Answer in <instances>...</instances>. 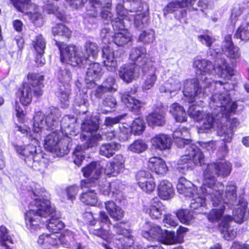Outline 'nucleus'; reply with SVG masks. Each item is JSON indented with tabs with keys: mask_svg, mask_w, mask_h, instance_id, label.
<instances>
[{
	"mask_svg": "<svg viewBox=\"0 0 249 249\" xmlns=\"http://www.w3.org/2000/svg\"><path fill=\"white\" fill-rule=\"evenodd\" d=\"M178 110L177 116H174L175 119L178 122H183L186 121L187 115L184 108L180 105H175Z\"/></svg>",
	"mask_w": 249,
	"mask_h": 249,
	"instance_id": "obj_62",
	"label": "nucleus"
},
{
	"mask_svg": "<svg viewBox=\"0 0 249 249\" xmlns=\"http://www.w3.org/2000/svg\"><path fill=\"white\" fill-rule=\"evenodd\" d=\"M234 37L241 40L247 41L249 40V25L243 24L237 30Z\"/></svg>",
	"mask_w": 249,
	"mask_h": 249,
	"instance_id": "obj_51",
	"label": "nucleus"
},
{
	"mask_svg": "<svg viewBox=\"0 0 249 249\" xmlns=\"http://www.w3.org/2000/svg\"><path fill=\"white\" fill-rule=\"evenodd\" d=\"M38 192L36 190L33 192L35 197L29 205V210L25 214L26 227L31 231H37L43 225V218L49 216L50 218L47 224V229L55 234L62 230L64 224L59 220V214L54 207L52 206L49 199L44 198L43 191Z\"/></svg>",
	"mask_w": 249,
	"mask_h": 249,
	"instance_id": "obj_4",
	"label": "nucleus"
},
{
	"mask_svg": "<svg viewBox=\"0 0 249 249\" xmlns=\"http://www.w3.org/2000/svg\"><path fill=\"white\" fill-rule=\"evenodd\" d=\"M120 148V145L115 142L103 144L99 149V154L107 158H110Z\"/></svg>",
	"mask_w": 249,
	"mask_h": 249,
	"instance_id": "obj_44",
	"label": "nucleus"
},
{
	"mask_svg": "<svg viewBox=\"0 0 249 249\" xmlns=\"http://www.w3.org/2000/svg\"><path fill=\"white\" fill-rule=\"evenodd\" d=\"M104 25L100 36L105 46L102 48L104 66L110 71H114L121 57L120 51H114L108 44L113 42L118 46H123L131 41V35L124 29L123 19L119 17H104Z\"/></svg>",
	"mask_w": 249,
	"mask_h": 249,
	"instance_id": "obj_3",
	"label": "nucleus"
},
{
	"mask_svg": "<svg viewBox=\"0 0 249 249\" xmlns=\"http://www.w3.org/2000/svg\"><path fill=\"white\" fill-rule=\"evenodd\" d=\"M55 75L61 85L69 84L71 79V74L68 68L65 66L61 67L56 71Z\"/></svg>",
	"mask_w": 249,
	"mask_h": 249,
	"instance_id": "obj_46",
	"label": "nucleus"
},
{
	"mask_svg": "<svg viewBox=\"0 0 249 249\" xmlns=\"http://www.w3.org/2000/svg\"><path fill=\"white\" fill-rule=\"evenodd\" d=\"M120 133L119 137L121 141H125L128 140L132 133L131 126L126 123H122L119 125Z\"/></svg>",
	"mask_w": 249,
	"mask_h": 249,
	"instance_id": "obj_53",
	"label": "nucleus"
},
{
	"mask_svg": "<svg viewBox=\"0 0 249 249\" xmlns=\"http://www.w3.org/2000/svg\"><path fill=\"white\" fill-rule=\"evenodd\" d=\"M121 183L120 180H116L111 182H107L105 187L107 189L110 191V196L119 199V196H121Z\"/></svg>",
	"mask_w": 249,
	"mask_h": 249,
	"instance_id": "obj_48",
	"label": "nucleus"
},
{
	"mask_svg": "<svg viewBox=\"0 0 249 249\" xmlns=\"http://www.w3.org/2000/svg\"><path fill=\"white\" fill-rule=\"evenodd\" d=\"M136 178L137 183L142 191L150 194L154 190L156 186L155 179L149 172L140 171Z\"/></svg>",
	"mask_w": 249,
	"mask_h": 249,
	"instance_id": "obj_21",
	"label": "nucleus"
},
{
	"mask_svg": "<svg viewBox=\"0 0 249 249\" xmlns=\"http://www.w3.org/2000/svg\"><path fill=\"white\" fill-rule=\"evenodd\" d=\"M142 71L147 73L146 79L142 85V90H149L154 86L157 81V70L153 63L150 65L149 67L147 66L145 71L143 69H142Z\"/></svg>",
	"mask_w": 249,
	"mask_h": 249,
	"instance_id": "obj_36",
	"label": "nucleus"
},
{
	"mask_svg": "<svg viewBox=\"0 0 249 249\" xmlns=\"http://www.w3.org/2000/svg\"><path fill=\"white\" fill-rule=\"evenodd\" d=\"M222 86L213 85L211 87L209 85L201 101L198 98L196 97L192 102H189L185 97V100L189 103L196 102L197 103L203 102L206 97L211 93V89L217 90L219 89L218 92L215 93L210 98L209 107L212 108H216L221 111V126L217 130V135L221 137V139L225 143L230 142L231 141L233 135L234 129L239 124L238 120L235 118H230L231 114L235 113L237 105L236 102L231 101L230 97L229 91L232 89L233 85H230L227 82H222Z\"/></svg>",
	"mask_w": 249,
	"mask_h": 249,
	"instance_id": "obj_2",
	"label": "nucleus"
},
{
	"mask_svg": "<svg viewBox=\"0 0 249 249\" xmlns=\"http://www.w3.org/2000/svg\"><path fill=\"white\" fill-rule=\"evenodd\" d=\"M178 110L177 116H174L175 119L178 122H183L186 121L187 115L184 108L180 105H175Z\"/></svg>",
	"mask_w": 249,
	"mask_h": 249,
	"instance_id": "obj_63",
	"label": "nucleus"
},
{
	"mask_svg": "<svg viewBox=\"0 0 249 249\" xmlns=\"http://www.w3.org/2000/svg\"><path fill=\"white\" fill-rule=\"evenodd\" d=\"M22 23L20 21L17 20V32H18L20 34L19 35V38H17V44L20 50L22 49L24 43V39L22 38V34L20 33L22 31Z\"/></svg>",
	"mask_w": 249,
	"mask_h": 249,
	"instance_id": "obj_61",
	"label": "nucleus"
},
{
	"mask_svg": "<svg viewBox=\"0 0 249 249\" xmlns=\"http://www.w3.org/2000/svg\"><path fill=\"white\" fill-rule=\"evenodd\" d=\"M177 189L179 194H183L185 196H191V195L197 189L194 184L184 177L179 178Z\"/></svg>",
	"mask_w": 249,
	"mask_h": 249,
	"instance_id": "obj_35",
	"label": "nucleus"
},
{
	"mask_svg": "<svg viewBox=\"0 0 249 249\" xmlns=\"http://www.w3.org/2000/svg\"><path fill=\"white\" fill-rule=\"evenodd\" d=\"M59 49L62 63L79 67H85L90 62V57L95 59L99 52L97 45L90 41H87L83 47L63 45Z\"/></svg>",
	"mask_w": 249,
	"mask_h": 249,
	"instance_id": "obj_7",
	"label": "nucleus"
},
{
	"mask_svg": "<svg viewBox=\"0 0 249 249\" xmlns=\"http://www.w3.org/2000/svg\"><path fill=\"white\" fill-rule=\"evenodd\" d=\"M173 138L176 144L179 147L186 148L185 153L178 160L177 169L182 173L191 170L194 165L201 166L204 163V157L200 149L194 144H190V132L185 127L179 128L173 133Z\"/></svg>",
	"mask_w": 249,
	"mask_h": 249,
	"instance_id": "obj_5",
	"label": "nucleus"
},
{
	"mask_svg": "<svg viewBox=\"0 0 249 249\" xmlns=\"http://www.w3.org/2000/svg\"><path fill=\"white\" fill-rule=\"evenodd\" d=\"M103 166L99 162H92L82 169L83 175L89 178L83 179L81 182V189L86 188L96 184V182L100 179L103 172Z\"/></svg>",
	"mask_w": 249,
	"mask_h": 249,
	"instance_id": "obj_13",
	"label": "nucleus"
},
{
	"mask_svg": "<svg viewBox=\"0 0 249 249\" xmlns=\"http://www.w3.org/2000/svg\"><path fill=\"white\" fill-rule=\"evenodd\" d=\"M201 187L199 190V192L196 191L193 194L189 196L190 198V209L195 213H204V210L206 209V201L210 200L208 196L203 194L201 191Z\"/></svg>",
	"mask_w": 249,
	"mask_h": 249,
	"instance_id": "obj_19",
	"label": "nucleus"
},
{
	"mask_svg": "<svg viewBox=\"0 0 249 249\" xmlns=\"http://www.w3.org/2000/svg\"><path fill=\"white\" fill-rule=\"evenodd\" d=\"M122 101L129 110L138 113L144 105V103L128 94L122 96Z\"/></svg>",
	"mask_w": 249,
	"mask_h": 249,
	"instance_id": "obj_37",
	"label": "nucleus"
},
{
	"mask_svg": "<svg viewBox=\"0 0 249 249\" xmlns=\"http://www.w3.org/2000/svg\"><path fill=\"white\" fill-rule=\"evenodd\" d=\"M219 188L220 187H219ZM223 187L219 189L220 196L222 198V203L229 205V207L231 209L232 206L235 205L236 203L237 198V187L234 183L229 182L225 188L224 196H222L221 191H222ZM217 190H219L218 188H216Z\"/></svg>",
	"mask_w": 249,
	"mask_h": 249,
	"instance_id": "obj_23",
	"label": "nucleus"
},
{
	"mask_svg": "<svg viewBox=\"0 0 249 249\" xmlns=\"http://www.w3.org/2000/svg\"><path fill=\"white\" fill-rule=\"evenodd\" d=\"M147 166L151 171L160 175H164L168 170L165 161L158 157L149 158Z\"/></svg>",
	"mask_w": 249,
	"mask_h": 249,
	"instance_id": "obj_27",
	"label": "nucleus"
},
{
	"mask_svg": "<svg viewBox=\"0 0 249 249\" xmlns=\"http://www.w3.org/2000/svg\"><path fill=\"white\" fill-rule=\"evenodd\" d=\"M32 45L39 55L43 54L46 47V42L41 35L37 36L35 40L33 41Z\"/></svg>",
	"mask_w": 249,
	"mask_h": 249,
	"instance_id": "obj_54",
	"label": "nucleus"
},
{
	"mask_svg": "<svg viewBox=\"0 0 249 249\" xmlns=\"http://www.w3.org/2000/svg\"><path fill=\"white\" fill-rule=\"evenodd\" d=\"M165 209V206L158 198L155 197L151 201L149 206L146 209V213H148L152 218L157 219L160 218Z\"/></svg>",
	"mask_w": 249,
	"mask_h": 249,
	"instance_id": "obj_31",
	"label": "nucleus"
},
{
	"mask_svg": "<svg viewBox=\"0 0 249 249\" xmlns=\"http://www.w3.org/2000/svg\"><path fill=\"white\" fill-rule=\"evenodd\" d=\"M96 184H92V186L82 189L83 192L80 196L81 201L86 205L95 206L97 204L98 198L95 190L92 188L95 187Z\"/></svg>",
	"mask_w": 249,
	"mask_h": 249,
	"instance_id": "obj_32",
	"label": "nucleus"
},
{
	"mask_svg": "<svg viewBox=\"0 0 249 249\" xmlns=\"http://www.w3.org/2000/svg\"><path fill=\"white\" fill-rule=\"evenodd\" d=\"M142 69L136 63L125 64L119 71V77L125 83H129L139 77Z\"/></svg>",
	"mask_w": 249,
	"mask_h": 249,
	"instance_id": "obj_20",
	"label": "nucleus"
},
{
	"mask_svg": "<svg viewBox=\"0 0 249 249\" xmlns=\"http://www.w3.org/2000/svg\"><path fill=\"white\" fill-rule=\"evenodd\" d=\"M189 116L197 122H200L205 116L206 113L195 105L191 106L188 110Z\"/></svg>",
	"mask_w": 249,
	"mask_h": 249,
	"instance_id": "obj_50",
	"label": "nucleus"
},
{
	"mask_svg": "<svg viewBox=\"0 0 249 249\" xmlns=\"http://www.w3.org/2000/svg\"><path fill=\"white\" fill-rule=\"evenodd\" d=\"M196 0H182L181 1L170 2L163 9L164 15L173 14L178 8L184 7H188L193 5Z\"/></svg>",
	"mask_w": 249,
	"mask_h": 249,
	"instance_id": "obj_42",
	"label": "nucleus"
},
{
	"mask_svg": "<svg viewBox=\"0 0 249 249\" xmlns=\"http://www.w3.org/2000/svg\"><path fill=\"white\" fill-rule=\"evenodd\" d=\"M102 140L100 135L92 137L83 145L77 146L73 152L74 163L79 166L85 158V151L90 147L97 145L98 142Z\"/></svg>",
	"mask_w": 249,
	"mask_h": 249,
	"instance_id": "obj_16",
	"label": "nucleus"
},
{
	"mask_svg": "<svg viewBox=\"0 0 249 249\" xmlns=\"http://www.w3.org/2000/svg\"><path fill=\"white\" fill-rule=\"evenodd\" d=\"M155 39V32L152 29H149L142 32L140 35L139 40L144 43H150Z\"/></svg>",
	"mask_w": 249,
	"mask_h": 249,
	"instance_id": "obj_56",
	"label": "nucleus"
},
{
	"mask_svg": "<svg viewBox=\"0 0 249 249\" xmlns=\"http://www.w3.org/2000/svg\"><path fill=\"white\" fill-rule=\"evenodd\" d=\"M76 235L71 231L66 230L59 236L57 235V240L58 241V247L60 244L66 248H71L73 246H77L76 242Z\"/></svg>",
	"mask_w": 249,
	"mask_h": 249,
	"instance_id": "obj_33",
	"label": "nucleus"
},
{
	"mask_svg": "<svg viewBox=\"0 0 249 249\" xmlns=\"http://www.w3.org/2000/svg\"><path fill=\"white\" fill-rule=\"evenodd\" d=\"M105 174L107 176H116L120 172L111 162H108L104 167Z\"/></svg>",
	"mask_w": 249,
	"mask_h": 249,
	"instance_id": "obj_58",
	"label": "nucleus"
},
{
	"mask_svg": "<svg viewBox=\"0 0 249 249\" xmlns=\"http://www.w3.org/2000/svg\"><path fill=\"white\" fill-rule=\"evenodd\" d=\"M167 234V231H163L161 228L157 225L150 222H145L142 227V236L149 240H157L159 242L167 245V237L165 234Z\"/></svg>",
	"mask_w": 249,
	"mask_h": 249,
	"instance_id": "obj_15",
	"label": "nucleus"
},
{
	"mask_svg": "<svg viewBox=\"0 0 249 249\" xmlns=\"http://www.w3.org/2000/svg\"><path fill=\"white\" fill-rule=\"evenodd\" d=\"M202 192L205 194L210 198V200L213 207V208L210 212L207 215L209 221L212 222H218L222 221L223 217L226 215H224L226 210L225 206L222 203V198L219 191H203Z\"/></svg>",
	"mask_w": 249,
	"mask_h": 249,
	"instance_id": "obj_12",
	"label": "nucleus"
},
{
	"mask_svg": "<svg viewBox=\"0 0 249 249\" xmlns=\"http://www.w3.org/2000/svg\"><path fill=\"white\" fill-rule=\"evenodd\" d=\"M132 133L135 135H140L142 133L145 128V124L142 119L138 118L133 122L130 125Z\"/></svg>",
	"mask_w": 249,
	"mask_h": 249,
	"instance_id": "obj_55",
	"label": "nucleus"
},
{
	"mask_svg": "<svg viewBox=\"0 0 249 249\" xmlns=\"http://www.w3.org/2000/svg\"><path fill=\"white\" fill-rule=\"evenodd\" d=\"M232 169L231 164L227 161L218 162H212L206 165L203 171V181L201 185L203 191H217L223 188L221 182L216 183V177L221 176L223 177L230 175Z\"/></svg>",
	"mask_w": 249,
	"mask_h": 249,
	"instance_id": "obj_8",
	"label": "nucleus"
},
{
	"mask_svg": "<svg viewBox=\"0 0 249 249\" xmlns=\"http://www.w3.org/2000/svg\"><path fill=\"white\" fill-rule=\"evenodd\" d=\"M152 146L160 151L170 149L172 144L171 138L165 134L156 135L151 140Z\"/></svg>",
	"mask_w": 249,
	"mask_h": 249,
	"instance_id": "obj_25",
	"label": "nucleus"
},
{
	"mask_svg": "<svg viewBox=\"0 0 249 249\" xmlns=\"http://www.w3.org/2000/svg\"><path fill=\"white\" fill-rule=\"evenodd\" d=\"M89 62V67L88 68L86 80L90 82H94V81L100 78L102 75V71L101 66L98 63Z\"/></svg>",
	"mask_w": 249,
	"mask_h": 249,
	"instance_id": "obj_39",
	"label": "nucleus"
},
{
	"mask_svg": "<svg viewBox=\"0 0 249 249\" xmlns=\"http://www.w3.org/2000/svg\"><path fill=\"white\" fill-rule=\"evenodd\" d=\"M113 229L117 235L122 236V237H114V235L113 236L108 230L102 227L97 229H90V232L109 243L111 242L112 240L113 242L114 240L118 241L119 243L116 244L119 249H134L131 247L134 244L133 237L131 236L130 231L124 227V224L117 223L113 226Z\"/></svg>",
	"mask_w": 249,
	"mask_h": 249,
	"instance_id": "obj_10",
	"label": "nucleus"
},
{
	"mask_svg": "<svg viewBox=\"0 0 249 249\" xmlns=\"http://www.w3.org/2000/svg\"><path fill=\"white\" fill-rule=\"evenodd\" d=\"M148 55L146 53V51L145 48L142 47H136L133 48L129 54V58L132 61L136 62L141 69L144 71L147 67L153 63L151 60L148 57Z\"/></svg>",
	"mask_w": 249,
	"mask_h": 249,
	"instance_id": "obj_22",
	"label": "nucleus"
},
{
	"mask_svg": "<svg viewBox=\"0 0 249 249\" xmlns=\"http://www.w3.org/2000/svg\"><path fill=\"white\" fill-rule=\"evenodd\" d=\"M198 40L203 45L213 51L216 55L215 66L211 62L205 59L196 58L194 62V67L196 70V78L186 80L183 83L182 92L184 97L189 102L193 101L196 97L201 101L209 89V85H213L221 87L222 81L212 80L211 76L216 74L225 80L230 79L234 74V69L229 66L226 60L221 57L220 49L214 48L213 44L215 38L208 34L207 31L203 34L197 36Z\"/></svg>",
	"mask_w": 249,
	"mask_h": 249,
	"instance_id": "obj_1",
	"label": "nucleus"
},
{
	"mask_svg": "<svg viewBox=\"0 0 249 249\" xmlns=\"http://www.w3.org/2000/svg\"><path fill=\"white\" fill-rule=\"evenodd\" d=\"M181 89V83L178 78L170 77L159 88L160 92H168L171 96H174Z\"/></svg>",
	"mask_w": 249,
	"mask_h": 249,
	"instance_id": "obj_29",
	"label": "nucleus"
},
{
	"mask_svg": "<svg viewBox=\"0 0 249 249\" xmlns=\"http://www.w3.org/2000/svg\"><path fill=\"white\" fill-rule=\"evenodd\" d=\"M52 33L54 36H61L66 38L70 37L71 32L67 27L62 23H57L52 28Z\"/></svg>",
	"mask_w": 249,
	"mask_h": 249,
	"instance_id": "obj_49",
	"label": "nucleus"
},
{
	"mask_svg": "<svg viewBox=\"0 0 249 249\" xmlns=\"http://www.w3.org/2000/svg\"><path fill=\"white\" fill-rule=\"evenodd\" d=\"M210 108L213 110L212 113L205 114L204 117L201 120L202 124L198 127V132L207 133L212 130L217 129L221 126V111L216 108Z\"/></svg>",
	"mask_w": 249,
	"mask_h": 249,
	"instance_id": "obj_14",
	"label": "nucleus"
},
{
	"mask_svg": "<svg viewBox=\"0 0 249 249\" xmlns=\"http://www.w3.org/2000/svg\"><path fill=\"white\" fill-rule=\"evenodd\" d=\"M115 79L112 77H108L102 84L104 88L108 91H116L115 86Z\"/></svg>",
	"mask_w": 249,
	"mask_h": 249,
	"instance_id": "obj_64",
	"label": "nucleus"
},
{
	"mask_svg": "<svg viewBox=\"0 0 249 249\" xmlns=\"http://www.w3.org/2000/svg\"><path fill=\"white\" fill-rule=\"evenodd\" d=\"M57 235L55 234H42L37 240L38 247L40 249H53L58 247Z\"/></svg>",
	"mask_w": 249,
	"mask_h": 249,
	"instance_id": "obj_28",
	"label": "nucleus"
},
{
	"mask_svg": "<svg viewBox=\"0 0 249 249\" xmlns=\"http://www.w3.org/2000/svg\"><path fill=\"white\" fill-rule=\"evenodd\" d=\"M17 152L24 157L25 162L29 166L32 165L31 163L36 166V164H38L42 158V153L38 152L36 145L33 144H30L20 150L17 148Z\"/></svg>",
	"mask_w": 249,
	"mask_h": 249,
	"instance_id": "obj_17",
	"label": "nucleus"
},
{
	"mask_svg": "<svg viewBox=\"0 0 249 249\" xmlns=\"http://www.w3.org/2000/svg\"><path fill=\"white\" fill-rule=\"evenodd\" d=\"M176 217L171 214L165 215L163 220L164 226L167 228L177 226L178 224V221Z\"/></svg>",
	"mask_w": 249,
	"mask_h": 249,
	"instance_id": "obj_59",
	"label": "nucleus"
},
{
	"mask_svg": "<svg viewBox=\"0 0 249 249\" xmlns=\"http://www.w3.org/2000/svg\"><path fill=\"white\" fill-rule=\"evenodd\" d=\"M157 192L159 196L163 200L172 198L175 194L172 184L167 180H161L158 184Z\"/></svg>",
	"mask_w": 249,
	"mask_h": 249,
	"instance_id": "obj_26",
	"label": "nucleus"
},
{
	"mask_svg": "<svg viewBox=\"0 0 249 249\" xmlns=\"http://www.w3.org/2000/svg\"><path fill=\"white\" fill-rule=\"evenodd\" d=\"M36 5L31 3L30 0H17V10L27 15H33L32 9H34Z\"/></svg>",
	"mask_w": 249,
	"mask_h": 249,
	"instance_id": "obj_45",
	"label": "nucleus"
},
{
	"mask_svg": "<svg viewBox=\"0 0 249 249\" xmlns=\"http://www.w3.org/2000/svg\"><path fill=\"white\" fill-rule=\"evenodd\" d=\"M71 91V86L69 84L59 85V89L57 93V95L60 101L61 107L66 108L68 107Z\"/></svg>",
	"mask_w": 249,
	"mask_h": 249,
	"instance_id": "obj_41",
	"label": "nucleus"
},
{
	"mask_svg": "<svg viewBox=\"0 0 249 249\" xmlns=\"http://www.w3.org/2000/svg\"><path fill=\"white\" fill-rule=\"evenodd\" d=\"M220 49V51H222L223 53L231 60L232 66H234L241 57L240 48L233 44L231 35L225 36L222 47Z\"/></svg>",
	"mask_w": 249,
	"mask_h": 249,
	"instance_id": "obj_18",
	"label": "nucleus"
},
{
	"mask_svg": "<svg viewBox=\"0 0 249 249\" xmlns=\"http://www.w3.org/2000/svg\"><path fill=\"white\" fill-rule=\"evenodd\" d=\"M61 116L58 109L53 108L45 119L46 127L52 130L60 128L62 133L65 135H71L74 131L76 119L73 115H66L63 117L59 124L58 118Z\"/></svg>",
	"mask_w": 249,
	"mask_h": 249,
	"instance_id": "obj_11",
	"label": "nucleus"
},
{
	"mask_svg": "<svg viewBox=\"0 0 249 249\" xmlns=\"http://www.w3.org/2000/svg\"><path fill=\"white\" fill-rule=\"evenodd\" d=\"M33 130L36 135L34 137V142L37 144L38 139H41L44 131V127L46 130L44 115L42 112H37L34 116ZM52 132L47 135L44 140V148L48 151L55 153L58 156H63L69 152L70 138L68 136L62 137L57 129L52 130Z\"/></svg>",
	"mask_w": 249,
	"mask_h": 249,
	"instance_id": "obj_6",
	"label": "nucleus"
},
{
	"mask_svg": "<svg viewBox=\"0 0 249 249\" xmlns=\"http://www.w3.org/2000/svg\"><path fill=\"white\" fill-rule=\"evenodd\" d=\"M99 125L97 120L93 121L91 119H89L84 121L81 125V129L83 131L90 133V135L86 136L83 134L81 137V140H87L88 139L87 141H88L92 137L97 135H100L102 137L100 133H95ZM102 138L103 139V137Z\"/></svg>",
	"mask_w": 249,
	"mask_h": 249,
	"instance_id": "obj_30",
	"label": "nucleus"
},
{
	"mask_svg": "<svg viewBox=\"0 0 249 249\" xmlns=\"http://www.w3.org/2000/svg\"><path fill=\"white\" fill-rule=\"evenodd\" d=\"M146 149V144L142 140H136L128 146L129 151L136 153H141Z\"/></svg>",
	"mask_w": 249,
	"mask_h": 249,
	"instance_id": "obj_52",
	"label": "nucleus"
},
{
	"mask_svg": "<svg viewBox=\"0 0 249 249\" xmlns=\"http://www.w3.org/2000/svg\"><path fill=\"white\" fill-rule=\"evenodd\" d=\"M187 228L182 226L179 227L176 234L175 232L167 231V234H165L167 237L166 238H167L166 240L167 245L183 243L184 241V233L187 232Z\"/></svg>",
	"mask_w": 249,
	"mask_h": 249,
	"instance_id": "obj_40",
	"label": "nucleus"
},
{
	"mask_svg": "<svg viewBox=\"0 0 249 249\" xmlns=\"http://www.w3.org/2000/svg\"><path fill=\"white\" fill-rule=\"evenodd\" d=\"M148 22V17H135L134 24L138 30H141L147 27Z\"/></svg>",
	"mask_w": 249,
	"mask_h": 249,
	"instance_id": "obj_57",
	"label": "nucleus"
},
{
	"mask_svg": "<svg viewBox=\"0 0 249 249\" xmlns=\"http://www.w3.org/2000/svg\"><path fill=\"white\" fill-rule=\"evenodd\" d=\"M146 121L150 127L162 126L165 123V113L162 109L155 110L147 116Z\"/></svg>",
	"mask_w": 249,
	"mask_h": 249,
	"instance_id": "obj_34",
	"label": "nucleus"
},
{
	"mask_svg": "<svg viewBox=\"0 0 249 249\" xmlns=\"http://www.w3.org/2000/svg\"><path fill=\"white\" fill-rule=\"evenodd\" d=\"M105 209L110 216L114 220L119 221L124 216V211L113 201H108L105 203Z\"/></svg>",
	"mask_w": 249,
	"mask_h": 249,
	"instance_id": "obj_38",
	"label": "nucleus"
},
{
	"mask_svg": "<svg viewBox=\"0 0 249 249\" xmlns=\"http://www.w3.org/2000/svg\"><path fill=\"white\" fill-rule=\"evenodd\" d=\"M33 90L27 84H23L22 88L19 90V99L21 104L26 106L32 101Z\"/></svg>",
	"mask_w": 249,
	"mask_h": 249,
	"instance_id": "obj_43",
	"label": "nucleus"
},
{
	"mask_svg": "<svg viewBox=\"0 0 249 249\" xmlns=\"http://www.w3.org/2000/svg\"><path fill=\"white\" fill-rule=\"evenodd\" d=\"M195 213L191 209L190 210H180L177 212L176 216L180 222L188 225L194 220Z\"/></svg>",
	"mask_w": 249,
	"mask_h": 249,
	"instance_id": "obj_47",
	"label": "nucleus"
},
{
	"mask_svg": "<svg viewBox=\"0 0 249 249\" xmlns=\"http://www.w3.org/2000/svg\"><path fill=\"white\" fill-rule=\"evenodd\" d=\"M248 203L245 199L241 198L239 199L237 208L233 210V217L226 215L219 224V228L224 238L227 240L234 239L236 235V230L231 226V223L233 220L236 223H241L244 219L249 217V209L247 213Z\"/></svg>",
	"mask_w": 249,
	"mask_h": 249,
	"instance_id": "obj_9",
	"label": "nucleus"
},
{
	"mask_svg": "<svg viewBox=\"0 0 249 249\" xmlns=\"http://www.w3.org/2000/svg\"><path fill=\"white\" fill-rule=\"evenodd\" d=\"M125 160L122 155H117L113 159V160L111 161L113 163L116 169H118L121 172L124 167Z\"/></svg>",
	"mask_w": 249,
	"mask_h": 249,
	"instance_id": "obj_60",
	"label": "nucleus"
},
{
	"mask_svg": "<svg viewBox=\"0 0 249 249\" xmlns=\"http://www.w3.org/2000/svg\"><path fill=\"white\" fill-rule=\"evenodd\" d=\"M27 80L28 83L24 84H28L33 90L34 95L37 97L41 96L43 76L37 73H29L27 75Z\"/></svg>",
	"mask_w": 249,
	"mask_h": 249,
	"instance_id": "obj_24",
	"label": "nucleus"
}]
</instances>
